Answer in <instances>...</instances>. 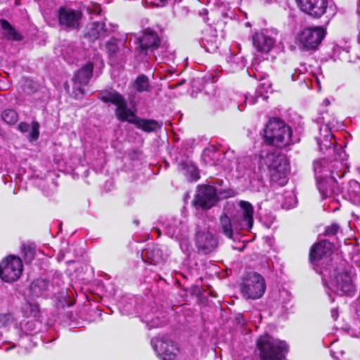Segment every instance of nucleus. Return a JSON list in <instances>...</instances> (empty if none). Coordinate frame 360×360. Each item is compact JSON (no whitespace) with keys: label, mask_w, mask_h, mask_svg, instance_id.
<instances>
[{"label":"nucleus","mask_w":360,"mask_h":360,"mask_svg":"<svg viewBox=\"0 0 360 360\" xmlns=\"http://www.w3.org/2000/svg\"><path fill=\"white\" fill-rule=\"evenodd\" d=\"M292 129L283 120L273 117L264 129V141L269 146L283 148L292 143Z\"/></svg>","instance_id":"f257e3e1"},{"label":"nucleus","mask_w":360,"mask_h":360,"mask_svg":"<svg viewBox=\"0 0 360 360\" xmlns=\"http://www.w3.org/2000/svg\"><path fill=\"white\" fill-rule=\"evenodd\" d=\"M256 349L260 360H284L289 351L285 341L275 339L269 334L257 338Z\"/></svg>","instance_id":"f03ea898"},{"label":"nucleus","mask_w":360,"mask_h":360,"mask_svg":"<svg viewBox=\"0 0 360 360\" xmlns=\"http://www.w3.org/2000/svg\"><path fill=\"white\" fill-rule=\"evenodd\" d=\"M240 292L247 300L261 298L266 291V281L263 276L254 271H245L239 283Z\"/></svg>","instance_id":"7ed1b4c3"},{"label":"nucleus","mask_w":360,"mask_h":360,"mask_svg":"<svg viewBox=\"0 0 360 360\" xmlns=\"http://www.w3.org/2000/svg\"><path fill=\"white\" fill-rule=\"evenodd\" d=\"M269 175L272 181L279 184H285L289 164L285 155L278 153H269L264 159Z\"/></svg>","instance_id":"20e7f679"},{"label":"nucleus","mask_w":360,"mask_h":360,"mask_svg":"<svg viewBox=\"0 0 360 360\" xmlns=\"http://www.w3.org/2000/svg\"><path fill=\"white\" fill-rule=\"evenodd\" d=\"M58 25L60 30L70 32L77 31L81 27L83 13L66 5L60 6L56 11Z\"/></svg>","instance_id":"39448f33"},{"label":"nucleus","mask_w":360,"mask_h":360,"mask_svg":"<svg viewBox=\"0 0 360 360\" xmlns=\"http://www.w3.org/2000/svg\"><path fill=\"white\" fill-rule=\"evenodd\" d=\"M22 271V262L17 256H8L0 262V278L4 282L13 283L18 281Z\"/></svg>","instance_id":"423d86ee"},{"label":"nucleus","mask_w":360,"mask_h":360,"mask_svg":"<svg viewBox=\"0 0 360 360\" xmlns=\"http://www.w3.org/2000/svg\"><path fill=\"white\" fill-rule=\"evenodd\" d=\"M219 200L217 189L209 184H200L197 186V193L192 201L194 205H198L205 210L215 206Z\"/></svg>","instance_id":"0eeeda50"},{"label":"nucleus","mask_w":360,"mask_h":360,"mask_svg":"<svg viewBox=\"0 0 360 360\" xmlns=\"http://www.w3.org/2000/svg\"><path fill=\"white\" fill-rule=\"evenodd\" d=\"M326 34V30L322 27H307L300 32L297 39L304 49L315 50Z\"/></svg>","instance_id":"6e6552de"},{"label":"nucleus","mask_w":360,"mask_h":360,"mask_svg":"<svg viewBox=\"0 0 360 360\" xmlns=\"http://www.w3.org/2000/svg\"><path fill=\"white\" fill-rule=\"evenodd\" d=\"M297 8L314 20L321 18L328 8V0H295Z\"/></svg>","instance_id":"1a4fd4ad"},{"label":"nucleus","mask_w":360,"mask_h":360,"mask_svg":"<svg viewBox=\"0 0 360 360\" xmlns=\"http://www.w3.org/2000/svg\"><path fill=\"white\" fill-rule=\"evenodd\" d=\"M105 51L108 59L114 64H120L125 62L130 49L122 43L121 41L114 37H110L105 43Z\"/></svg>","instance_id":"9d476101"},{"label":"nucleus","mask_w":360,"mask_h":360,"mask_svg":"<svg viewBox=\"0 0 360 360\" xmlns=\"http://www.w3.org/2000/svg\"><path fill=\"white\" fill-rule=\"evenodd\" d=\"M333 243L328 240L315 243L309 250V262L313 265H319L321 260L328 258L333 254Z\"/></svg>","instance_id":"9b49d317"},{"label":"nucleus","mask_w":360,"mask_h":360,"mask_svg":"<svg viewBox=\"0 0 360 360\" xmlns=\"http://www.w3.org/2000/svg\"><path fill=\"white\" fill-rule=\"evenodd\" d=\"M137 40L139 44V49L145 55L148 54V51H153L158 49L161 43L158 33L150 28L143 30L141 37Z\"/></svg>","instance_id":"f8f14e48"},{"label":"nucleus","mask_w":360,"mask_h":360,"mask_svg":"<svg viewBox=\"0 0 360 360\" xmlns=\"http://www.w3.org/2000/svg\"><path fill=\"white\" fill-rule=\"evenodd\" d=\"M109 35L105 22H93L88 23L84 30V38L88 43H94L96 40L103 39Z\"/></svg>","instance_id":"ddd939ff"},{"label":"nucleus","mask_w":360,"mask_h":360,"mask_svg":"<svg viewBox=\"0 0 360 360\" xmlns=\"http://www.w3.org/2000/svg\"><path fill=\"white\" fill-rule=\"evenodd\" d=\"M20 312L24 319H32L34 321H40L41 311L40 304L36 301L25 300L20 304Z\"/></svg>","instance_id":"4468645a"},{"label":"nucleus","mask_w":360,"mask_h":360,"mask_svg":"<svg viewBox=\"0 0 360 360\" xmlns=\"http://www.w3.org/2000/svg\"><path fill=\"white\" fill-rule=\"evenodd\" d=\"M336 288L341 295L352 296L355 292L349 273L344 271L338 274L335 276Z\"/></svg>","instance_id":"2eb2a0df"},{"label":"nucleus","mask_w":360,"mask_h":360,"mask_svg":"<svg viewBox=\"0 0 360 360\" xmlns=\"http://www.w3.org/2000/svg\"><path fill=\"white\" fill-rule=\"evenodd\" d=\"M274 39L263 32H256L252 36V44L258 52L269 53L274 46Z\"/></svg>","instance_id":"dca6fc26"},{"label":"nucleus","mask_w":360,"mask_h":360,"mask_svg":"<svg viewBox=\"0 0 360 360\" xmlns=\"http://www.w3.org/2000/svg\"><path fill=\"white\" fill-rule=\"evenodd\" d=\"M94 65L92 62H88L75 72L72 82L75 84L86 86L89 84L93 76Z\"/></svg>","instance_id":"f3484780"},{"label":"nucleus","mask_w":360,"mask_h":360,"mask_svg":"<svg viewBox=\"0 0 360 360\" xmlns=\"http://www.w3.org/2000/svg\"><path fill=\"white\" fill-rule=\"evenodd\" d=\"M217 246V242L210 233H199L196 236V247L204 254L212 252Z\"/></svg>","instance_id":"a211bd4d"},{"label":"nucleus","mask_w":360,"mask_h":360,"mask_svg":"<svg viewBox=\"0 0 360 360\" xmlns=\"http://www.w3.org/2000/svg\"><path fill=\"white\" fill-rule=\"evenodd\" d=\"M115 113L119 121L127 122L130 124H132L131 121H135L137 117L136 113L128 108L125 98L116 105Z\"/></svg>","instance_id":"6ab92c4d"},{"label":"nucleus","mask_w":360,"mask_h":360,"mask_svg":"<svg viewBox=\"0 0 360 360\" xmlns=\"http://www.w3.org/2000/svg\"><path fill=\"white\" fill-rule=\"evenodd\" d=\"M49 281L47 279L39 278L32 281L29 286V296L32 298H38L47 292Z\"/></svg>","instance_id":"aec40b11"},{"label":"nucleus","mask_w":360,"mask_h":360,"mask_svg":"<svg viewBox=\"0 0 360 360\" xmlns=\"http://www.w3.org/2000/svg\"><path fill=\"white\" fill-rule=\"evenodd\" d=\"M97 98L104 103H112L118 105L124 97L117 91L112 88L101 91L97 94Z\"/></svg>","instance_id":"412c9836"},{"label":"nucleus","mask_w":360,"mask_h":360,"mask_svg":"<svg viewBox=\"0 0 360 360\" xmlns=\"http://www.w3.org/2000/svg\"><path fill=\"white\" fill-rule=\"evenodd\" d=\"M135 127L146 133H152L156 131L161 128V124L153 119H143L137 116L135 121H131Z\"/></svg>","instance_id":"4be33fe9"},{"label":"nucleus","mask_w":360,"mask_h":360,"mask_svg":"<svg viewBox=\"0 0 360 360\" xmlns=\"http://www.w3.org/2000/svg\"><path fill=\"white\" fill-rule=\"evenodd\" d=\"M179 165L181 169L185 172V174L188 176V181L195 182L200 179V169L192 161H182Z\"/></svg>","instance_id":"5701e85b"},{"label":"nucleus","mask_w":360,"mask_h":360,"mask_svg":"<svg viewBox=\"0 0 360 360\" xmlns=\"http://www.w3.org/2000/svg\"><path fill=\"white\" fill-rule=\"evenodd\" d=\"M239 206L242 210L243 220L245 223L248 229H251L253 226L254 219V207L252 205L245 200L239 202Z\"/></svg>","instance_id":"b1692460"},{"label":"nucleus","mask_w":360,"mask_h":360,"mask_svg":"<svg viewBox=\"0 0 360 360\" xmlns=\"http://www.w3.org/2000/svg\"><path fill=\"white\" fill-rule=\"evenodd\" d=\"M219 229L221 233L228 238L233 239V224L230 217L226 213L219 217Z\"/></svg>","instance_id":"393cba45"},{"label":"nucleus","mask_w":360,"mask_h":360,"mask_svg":"<svg viewBox=\"0 0 360 360\" xmlns=\"http://www.w3.org/2000/svg\"><path fill=\"white\" fill-rule=\"evenodd\" d=\"M0 22L2 29L6 31L5 37L7 39L14 41H21L22 39V36L15 30L8 21L2 19L0 20Z\"/></svg>","instance_id":"a878e982"},{"label":"nucleus","mask_w":360,"mask_h":360,"mask_svg":"<svg viewBox=\"0 0 360 360\" xmlns=\"http://www.w3.org/2000/svg\"><path fill=\"white\" fill-rule=\"evenodd\" d=\"M146 255L152 264H155L162 261V252L158 246H153L146 249Z\"/></svg>","instance_id":"bb28decb"},{"label":"nucleus","mask_w":360,"mask_h":360,"mask_svg":"<svg viewBox=\"0 0 360 360\" xmlns=\"http://www.w3.org/2000/svg\"><path fill=\"white\" fill-rule=\"evenodd\" d=\"M1 118L7 124L14 125L18 121V114L15 110L8 108L2 111Z\"/></svg>","instance_id":"cd10ccee"},{"label":"nucleus","mask_w":360,"mask_h":360,"mask_svg":"<svg viewBox=\"0 0 360 360\" xmlns=\"http://www.w3.org/2000/svg\"><path fill=\"white\" fill-rule=\"evenodd\" d=\"M134 86L139 92L148 91L150 85L148 77L145 75L138 76L134 82Z\"/></svg>","instance_id":"c85d7f7f"},{"label":"nucleus","mask_w":360,"mask_h":360,"mask_svg":"<svg viewBox=\"0 0 360 360\" xmlns=\"http://www.w3.org/2000/svg\"><path fill=\"white\" fill-rule=\"evenodd\" d=\"M22 252L25 262H31L36 255V247L32 243L24 245Z\"/></svg>","instance_id":"c756f323"},{"label":"nucleus","mask_w":360,"mask_h":360,"mask_svg":"<svg viewBox=\"0 0 360 360\" xmlns=\"http://www.w3.org/2000/svg\"><path fill=\"white\" fill-rule=\"evenodd\" d=\"M16 321V318L11 312L0 313V326L7 327Z\"/></svg>","instance_id":"7c9ffc66"},{"label":"nucleus","mask_w":360,"mask_h":360,"mask_svg":"<svg viewBox=\"0 0 360 360\" xmlns=\"http://www.w3.org/2000/svg\"><path fill=\"white\" fill-rule=\"evenodd\" d=\"M39 127H40V124L37 121L34 120L32 122L31 131L29 133V134L27 136V138L30 141H36L39 139Z\"/></svg>","instance_id":"2f4dec72"},{"label":"nucleus","mask_w":360,"mask_h":360,"mask_svg":"<svg viewBox=\"0 0 360 360\" xmlns=\"http://www.w3.org/2000/svg\"><path fill=\"white\" fill-rule=\"evenodd\" d=\"M340 229V225L337 223L331 224L330 226H328L323 232V236H333L337 234Z\"/></svg>","instance_id":"473e14b6"},{"label":"nucleus","mask_w":360,"mask_h":360,"mask_svg":"<svg viewBox=\"0 0 360 360\" xmlns=\"http://www.w3.org/2000/svg\"><path fill=\"white\" fill-rule=\"evenodd\" d=\"M319 148L321 151L328 150L334 147V142L331 141L325 140V143L321 142L319 143Z\"/></svg>","instance_id":"72a5a7b5"},{"label":"nucleus","mask_w":360,"mask_h":360,"mask_svg":"<svg viewBox=\"0 0 360 360\" xmlns=\"http://www.w3.org/2000/svg\"><path fill=\"white\" fill-rule=\"evenodd\" d=\"M18 129L22 133H26L30 131V125L25 122H21L19 123Z\"/></svg>","instance_id":"f704fd0d"},{"label":"nucleus","mask_w":360,"mask_h":360,"mask_svg":"<svg viewBox=\"0 0 360 360\" xmlns=\"http://www.w3.org/2000/svg\"><path fill=\"white\" fill-rule=\"evenodd\" d=\"M37 321H34V320H31V321H27L26 323H25V328L27 330H29L30 332H32L34 330H35L36 328V323Z\"/></svg>","instance_id":"c9c22d12"},{"label":"nucleus","mask_w":360,"mask_h":360,"mask_svg":"<svg viewBox=\"0 0 360 360\" xmlns=\"http://www.w3.org/2000/svg\"><path fill=\"white\" fill-rule=\"evenodd\" d=\"M226 192L227 193V195H226V198L233 197L234 195V194H235V192L233 190H231V189H230V190H229V191H227Z\"/></svg>","instance_id":"e433bc0d"},{"label":"nucleus","mask_w":360,"mask_h":360,"mask_svg":"<svg viewBox=\"0 0 360 360\" xmlns=\"http://www.w3.org/2000/svg\"><path fill=\"white\" fill-rule=\"evenodd\" d=\"M159 1L162 3L163 5H165L167 3L168 0H159Z\"/></svg>","instance_id":"4c0bfd02"},{"label":"nucleus","mask_w":360,"mask_h":360,"mask_svg":"<svg viewBox=\"0 0 360 360\" xmlns=\"http://www.w3.org/2000/svg\"><path fill=\"white\" fill-rule=\"evenodd\" d=\"M15 4L16 5H19V1H18V0H15Z\"/></svg>","instance_id":"58836bf2"},{"label":"nucleus","mask_w":360,"mask_h":360,"mask_svg":"<svg viewBox=\"0 0 360 360\" xmlns=\"http://www.w3.org/2000/svg\"><path fill=\"white\" fill-rule=\"evenodd\" d=\"M134 223L137 225L139 224L138 221H134Z\"/></svg>","instance_id":"ea45409f"}]
</instances>
